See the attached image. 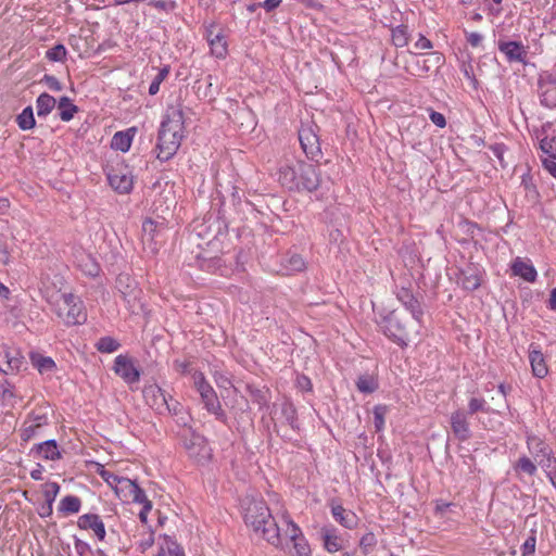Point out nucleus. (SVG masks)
Instances as JSON below:
<instances>
[{"label":"nucleus","mask_w":556,"mask_h":556,"mask_svg":"<svg viewBox=\"0 0 556 556\" xmlns=\"http://www.w3.org/2000/svg\"><path fill=\"white\" fill-rule=\"evenodd\" d=\"M244 520L254 532H261L263 538L274 546H282V539L276 521L273 519L266 504L261 500L245 498L243 502Z\"/></svg>","instance_id":"obj_1"},{"label":"nucleus","mask_w":556,"mask_h":556,"mask_svg":"<svg viewBox=\"0 0 556 556\" xmlns=\"http://www.w3.org/2000/svg\"><path fill=\"white\" fill-rule=\"evenodd\" d=\"M279 181L290 190L312 192L319 187L321 178L316 165L296 161L280 167Z\"/></svg>","instance_id":"obj_2"},{"label":"nucleus","mask_w":556,"mask_h":556,"mask_svg":"<svg viewBox=\"0 0 556 556\" xmlns=\"http://www.w3.org/2000/svg\"><path fill=\"white\" fill-rule=\"evenodd\" d=\"M184 137V115L178 109H173L163 119L157 138V159L169 160L180 147Z\"/></svg>","instance_id":"obj_3"},{"label":"nucleus","mask_w":556,"mask_h":556,"mask_svg":"<svg viewBox=\"0 0 556 556\" xmlns=\"http://www.w3.org/2000/svg\"><path fill=\"white\" fill-rule=\"evenodd\" d=\"M420 318L393 311L387 318L386 334L401 345L415 339L419 331Z\"/></svg>","instance_id":"obj_4"},{"label":"nucleus","mask_w":556,"mask_h":556,"mask_svg":"<svg viewBox=\"0 0 556 556\" xmlns=\"http://www.w3.org/2000/svg\"><path fill=\"white\" fill-rule=\"evenodd\" d=\"M528 450L534 462L544 469L555 470L556 459L552 456V450L542 439L536 435H528Z\"/></svg>","instance_id":"obj_5"},{"label":"nucleus","mask_w":556,"mask_h":556,"mask_svg":"<svg viewBox=\"0 0 556 556\" xmlns=\"http://www.w3.org/2000/svg\"><path fill=\"white\" fill-rule=\"evenodd\" d=\"M108 180L111 187L119 193H128L132 188L134 177L127 165L117 163L109 169Z\"/></svg>","instance_id":"obj_6"},{"label":"nucleus","mask_w":556,"mask_h":556,"mask_svg":"<svg viewBox=\"0 0 556 556\" xmlns=\"http://www.w3.org/2000/svg\"><path fill=\"white\" fill-rule=\"evenodd\" d=\"M116 287L131 312L135 313L138 308H142L140 302L142 291L128 275H119L116 280Z\"/></svg>","instance_id":"obj_7"},{"label":"nucleus","mask_w":556,"mask_h":556,"mask_svg":"<svg viewBox=\"0 0 556 556\" xmlns=\"http://www.w3.org/2000/svg\"><path fill=\"white\" fill-rule=\"evenodd\" d=\"M316 125L307 124L303 125L299 130V140L304 153L314 159L321 154L320 143L316 134Z\"/></svg>","instance_id":"obj_8"},{"label":"nucleus","mask_w":556,"mask_h":556,"mask_svg":"<svg viewBox=\"0 0 556 556\" xmlns=\"http://www.w3.org/2000/svg\"><path fill=\"white\" fill-rule=\"evenodd\" d=\"M184 445L189 456L198 463H205L211 458V448L200 434L190 433L189 437L185 438Z\"/></svg>","instance_id":"obj_9"},{"label":"nucleus","mask_w":556,"mask_h":556,"mask_svg":"<svg viewBox=\"0 0 556 556\" xmlns=\"http://www.w3.org/2000/svg\"><path fill=\"white\" fill-rule=\"evenodd\" d=\"M193 380L194 386L199 391L207 410L213 414H217V412L220 409V404L213 388L204 380V377L201 372L194 374Z\"/></svg>","instance_id":"obj_10"},{"label":"nucleus","mask_w":556,"mask_h":556,"mask_svg":"<svg viewBox=\"0 0 556 556\" xmlns=\"http://www.w3.org/2000/svg\"><path fill=\"white\" fill-rule=\"evenodd\" d=\"M23 364V356L16 349L7 345L0 346V371L9 374L18 370Z\"/></svg>","instance_id":"obj_11"},{"label":"nucleus","mask_w":556,"mask_h":556,"mask_svg":"<svg viewBox=\"0 0 556 556\" xmlns=\"http://www.w3.org/2000/svg\"><path fill=\"white\" fill-rule=\"evenodd\" d=\"M147 403L159 414L168 410L167 394L157 386H150L143 391Z\"/></svg>","instance_id":"obj_12"},{"label":"nucleus","mask_w":556,"mask_h":556,"mask_svg":"<svg viewBox=\"0 0 556 556\" xmlns=\"http://www.w3.org/2000/svg\"><path fill=\"white\" fill-rule=\"evenodd\" d=\"M161 229L159 228V225L150 219L147 218L142 224V243L144 245V249L149 250L151 253H155L159 250V236H160Z\"/></svg>","instance_id":"obj_13"},{"label":"nucleus","mask_w":556,"mask_h":556,"mask_svg":"<svg viewBox=\"0 0 556 556\" xmlns=\"http://www.w3.org/2000/svg\"><path fill=\"white\" fill-rule=\"evenodd\" d=\"M114 371L128 383L139 380V371L127 356L118 355L115 358Z\"/></svg>","instance_id":"obj_14"},{"label":"nucleus","mask_w":556,"mask_h":556,"mask_svg":"<svg viewBox=\"0 0 556 556\" xmlns=\"http://www.w3.org/2000/svg\"><path fill=\"white\" fill-rule=\"evenodd\" d=\"M450 422L454 435L459 441H466L471 437L469 422L465 412L456 410L452 413Z\"/></svg>","instance_id":"obj_15"},{"label":"nucleus","mask_w":556,"mask_h":556,"mask_svg":"<svg viewBox=\"0 0 556 556\" xmlns=\"http://www.w3.org/2000/svg\"><path fill=\"white\" fill-rule=\"evenodd\" d=\"M77 526L81 530H92L100 541H103L105 538L104 523L96 514H85L80 516L78 518Z\"/></svg>","instance_id":"obj_16"},{"label":"nucleus","mask_w":556,"mask_h":556,"mask_svg":"<svg viewBox=\"0 0 556 556\" xmlns=\"http://www.w3.org/2000/svg\"><path fill=\"white\" fill-rule=\"evenodd\" d=\"M65 317L62 319L66 325H80L87 320V314L83 308V302L73 295V304L71 311L64 312Z\"/></svg>","instance_id":"obj_17"},{"label":"nucleus","mask_w":556,"mask_h":556,"mask_svg":"<svg viewBox=\"0 0 556 556\" xmlns=\"http://www.w3.org/2000/svg\"><path fill=\"white\" fill-rule=\"evenodd\" d=\"M75 257L77 267L81 270L83 274L90 277L98 276L100 267L91 254L86 252H78Z\"/></svg>","instance_id":"obj_18"},{"label":"nucleus","mask_w":556,"mask_h":556,"mask_svg":"<svg viewBox=\"0 0 556 556\" xmlns=\"http://www.w3.org/2000/svg\"><path fill=\"white\" fill-rule=\"evenodd\" d=\"M498 48L510 62H523L527 55L525 47L516 41L501 42Z\"/></svg>","instance_id":"obj_19"},{"label":"nucleus","mask_w":556,"mask_h":556,"mask_svg":"<svg viewBox=\"0 0 556 556\" xmlns=\"http://www.w3.org/2000/svg\"><path fill=\"white\" fill-rule=\"evenodd\" d=\"M397 299L403 303L406 309L409 311L412 316L421 318L422 311L420 308V304L408 289H400L397 292Z\"/></svg>","instance_id":"obj_20"},{"label":"nucleus","mask_w":556,"mask_h":556,"mask_svg":"<svg viewBox=\"0 0 556 556\" xmlns=\"http://www.w3.org/2000/svg\"><path fill=\"white\" fill-rule=\"evenodd\" d=\"M511 270L515 276L521 277L528 282L535 281V278H536L535 268L533 267L532 264L522 261L520 257H517L514 261V263L511 265Z\"/></svg>","instance_id":"obj_21"},{"label":"nucleus","mask_w":556,"mask_h":556,"mask_svg":"<svg viewBox=\"0 0 556 556\" xmlns=\"http://www.w3.org/2000/svg\"><path fill=\"white\" fill-rule=\"evenodd\" d=\"M457 283L462 286L463 289L472 291L479 288L481 278L476 270L468 268L459 273Z\"/></svg>","instance_id":"obj_22"},{"label":"nucleus","mask_w":556,"mask_h":556,"mask_svg":"<svg viewBox=\"0 0 556 556\" xmlns=\"http://www.w3.org/2000/svg\"><path fill=\"white\" fill-rule=\"evenodd\" d=\"M529 359L533 375L538 378H544L547 375L548 369L542 352L535 349L531 350L529 353Z\"/></svg>","instance_id":"obj_23"},{"label":"nucleus","mask_w":556,"mask_h":556,"mask_svg":"<svg viewBox=\"0 0 556 556\" xmlns=\"http://www.w3.org/2000/svg\"><path fill=\"white\" fill-rule=\"evenodd\" d=\"M331 511L333 518L343 527L352 529L356 525V515L341 505H332Z\"/></svg>","instance_id":"obj_24"},{"label":"nucleus","mask_w":556,"mask_h":556,"mask_svg":"<svg viewBox=\"0 0 556 556\" xmlns=\"http://www.w3.org/2000/svg\"><path fill=\"white\" fill-rule=\"evenodd\" d=\"M295 408L291 403L285 402L280 406V412L275 410L273 420L276 422L278 420L286 421L292 429H295L298 426L295 424Z\"/></svg>","instance_id":"obj_25"},{"label":"nucleus","mask_w":556,"mask_h":556,"mask_svg":"<svg viewBox=\"0 0 556 556\" xmlns=\"http://www.w3.org/2000/svg\"><path fill=\"white\" fill-rule=\"evenodd\" d=\"M324 546L329 553H336L342 548L341 539L334 533V530L321 529Z\"/></svg>","instance_id":"obj_26"},{"label":"nucleus","mask_w":556,"mask_h":556,"mask_svg":"<svg viewBox=\"0 0 556 556\" xmlns=\"http://www.w3.org/2000/svg\"><path fill=\"white\" fill-rule=\"evenodd\" d=\"M30 361L40 374H49L55 369V363L51 357H46L38 353H31Z\"/></svg>","instance_id":"obj_27"},{"label":"nucleus","mask_w":556,"mask_h":556,"mask_svg":"<svg viewBox=\"0 0 556 556\" xmlns=\"http://www.w3.org/2000/svg\"><path fill=\"white\" fill-rule=\"evenodd\" d=\"M37 453L40 457L55 460L60 458V452L54 440L45 441L37 446Z\"/></svg>","instance_id":"obj_28"},{"label":"nucleus","mask_w":556,"mask_h":556,"mask_svg":"<svg viewBox=\"0 0 556 556\" xmlns=\"http://www.w3.org/2000/svg\"><path fill=\"white\" fill-rule=\"evenodd\" d=\"M55 104L56 101L52 96L46 92L41 93L36 101L37 115L39 117L47 116L54 109Z\"/></svg>","instance_id":"obj_29"},{"label":"nucleus","mask_w":556,"mask_h":556,"mask_svg":"<svg viewBox=\"0 0 556 556\" xmlns=\"http://www.w3.org/2000/svg\"><path fill=\"white\" fill-rule=\"evenodd\" d=\"M136 486L137 483L135 481L123 477L114 491L119 500L129 502V497H131V493Z\"/></svg>","instance_id":"obj_30"},{"label":"nucleus","mask_w":556,"mask_h":556,"mask_svg":"<svg viewBox=\"0 0 556 556\" xmlns=\"http://www.w3.org/2000/svg\"><path fill=\"white\" fill-rule=\"evenodd\" d=\"M58 109L60 110V118L63 122L71 121L74 117V114L78 111V108L73 104L67 97H62L59 100Z\"/></svg>","instance_id":"obj_31"},{"label":"nucleus","mask_w":556,"mask_h":556,"mask_svg":"<svg viewBox=\"0 0 556 556\" xmlns=\"http://www.w3.org/2000/svg\"><path fill=\"white\" fill-rule=\"evenodd\" d=\"M132 141V136L129 131L123 132L118 131L113 136L111 147L115 150H119L122 152H126L129 150Z\"/></svg>","instance_id":"obj_32"},{"label":"nucleus","mask_w":556,"mask_h":556,"mask_svg":"<svg viewBox=\"0 0 556 556\" xmlns=\"http://www.w3.org/2000/svg\"><path fill=\"white\" fill-rule=\"evenodd\" d=\"M211 51L216 58H224L227 53V43L222 33H217L213 39L208 41Z\"/></svg>","instance_id":"obj_33"},{"label":"nucleus","mask_w":556,"mask_h":556,"mask_svg":"<svg viewBox=\"0 0 556 556\" xmlns=\"http://www.w3.org/2000/svg\"><path fill=\"white\" fill-rule=\"evenodd\" d=\"M17 125L23 130H28L35 127V117L31 106L25 108L16 117Z\"/></svg>","instance_id":"obj_34"},{"label":"nucleus","mask_w":556,"mask_h":556,"mask_svg":"<svg viewBox=\"0 0 556 556\" xmlns=\"http://www.w3.org/2000/svg\"><path fill=\"white\" fill-rule=\"evenodd\" d=\"M73 295L74 294L72 293L58 294V299L55 302V312L61 319L65 317L64 312L71 311L73 304Z\"/></svg>","instance_id":"obj_35"},{"label":"nucleus","mask_w":556,"mask_h":556,"mask_svg":"<svg viewBox=\"0 0 556 556\" xmlns=\"http://www.w3.org/2000/svg\"><path fill=\"white\" fill-rule=\"evenodd\" d=\"M409 34L406 25H399L392 29V42L397 48L407 46Z\"/></svg>","instance_id":"obj_36"},{"label":"nucleus","mask_w":556,"mask_h":556,"mask_svg":"<svg viewBox=\"0 0 556 556\" xmlns=\"http://www.w3.org/2000/svg\"><path fill=\"white\" fill-rule=\"evenodd\" d=\"M81 506V502L77 496L67 495L60 504V510L67 514L78 513Z\"/></svg>","instance_id":"obj_37"},{"label":"nucleus","mask_w":556,"mask_h":556,"mask_svg":"<svg viewBox=\"0 0 556 556\" xmlns=\"http://www.w3.org/2000/svg\"><path fill=\"white\" fill-rule=\"evenodd\" d=\"M536 463L527 456L520 457L514 466L516 471L525 472L529 476H533L536 472Z\"/></svg>","instance_id":"obj_38"},{"label":"nucleus","mask_w":556,"mask_h":556,"mask_svg":"<svg viewBox=\"0 0 556 556\" xmlns=\"http://www.w3.org/2000/svg\"><path fill=\"white\" fill-rule=\"evenodd\" d=\"M357 389L363 393H372L378 388L377 380L370 375L361 376L356 382Z\"/></svg>","instance_id":"obj_39"},{"label":"nucleus","mask_w":556,"mask_h":556,"mask_svg":"<svg viewBox=\"0 0 556 556\" xmlns=\"http://www.w3.org/2000/svg\"><path fill=\"white\" fill-rule=\"evenodd\" d=\"M285 267L291 271H301L305 268V261L299 254H291L285 260Z\"/></svg>","instance_id":"obj_40"},{"label":"nucleus","mask_w":556,"mask_h":556,"mask_svg":"<svg viewBox=\"0 0 556 556\" xmlns=\"http://www.w3.org/2000/svg\"><path fill=\"white\" fill-rule=\"evenodd\" d=\"M59 491L60 485L56 482H49L45 484L43 496L46 502L48 503L49 513L52 511V503L54 502Z\"/></svg>","instance_id":"obj_41"},{"label":"nucleus","mask_w":556,"mask_h":556,"mask_svg":"<svg viewBox=\"0 0 556 556\" xmlns=\"http://www.w3.org/2000/svg\"><path fill=\"white\" fill-rule=\"evenodd\" d=\"M96 346L102 353H113L119 348V343L111 337H103L99 339Z\"/></svg>","instance_id":"obj_42"},{"label":"nucleus","mask_w":556,"mask_h":556,"mask_svg":"<svg viewBox=\"0 0 556 556\" xmlns=\"http://www.w3.org/2000/svg\"><path fill=\"white\" fill-rule=\"evenodd\" d=\"M541 103L546 108L553 109L556 106V87L547 86L541 93Z\"/></svg>","instance_id":"obj_43"},{"label":"nucleus","mask_w":556,"mask_h":556,"mask_svg":"<svg viewBox=\"0 0 556 556\" xmlns=\"http://www.w3.org/2000/svg\"><path fill=\"white\" fill-rule=\"evenodd\" d=\"M478 412L493 413L486 407V402L482 397H471L468 403V413L473 415Z\"/></svg>","instance_id":"obj_44"},{"label":"nucleus","mask_w":556,"mask_h":556,"mask_svg":"<svg viewBox=\"0 0 556 556\" xmlns=\"http://www.w3.org/2000/svg\"><path fill=\"white\" fill-rule=\"evenodd\" d=\"M540 147L545 157L556 159V137L542 139Z\"/></svg>","instance_id":"obj_45"},{"label":"nucleus","mask_w":556,"mask_h":556,"mask_svg":"<svg viewBox=\"0 0 556 556\" xmlns=\"http://www.w3.org/2000/svg\"><path fill=\"white\" fill-rule=\"evenodd\" d=\"M39 429H40L39 426H37L34 421H31L27 418L23 425L22 430H21L22 440L29 441L37 434V431Z\"/></svg>","instance_id":"obj_46"},{"label":"nucleus","mask_w":556,"mask_h":556,"mask_svg":"<svg viewBox=\"0 0 556 556\" xmlns=\"http://www.w3.org/2000/svg\"><path fill=\"white\" fill-rule=\"evenodd\" d=\"M292 543L295 556H311V548L304 536L294 540Z\"/></svg>","instance_id":"obj_47"},{"label":"nucleus","mask_w":556,"mask_h":556,"mask_svg":"<svg viewBox=\"0 0 556 556\" xmlns=\"http://www.w3.org/2000/svg\"><path fill=\"white\" fill-rule=\"evenodd\" d=\"M168 73H169L168 67H164V68L160 70V72L157 73V75L155 76V78L153 79V81L151 83V85L149 87V93L150 94L153 96V94H156L159 92L160 85L166 78Z\"/></svg>","instance_id":"obj_48"},{"label":"nucleus","mask_w":556,"mask_h":556,"mask_svg":"<svg viewBox=\"0 0 556 556\" xmlns=\"http://www.w3.org/2000/svg\"><path fill=\"white\" fill-rule=\"evenodd\" d=\"M386 413V406L378 405L374 408V424L377 431H380L383 428Z\"/></svg>","instance_id":"obj_49"},{"label":"nucleus","mask_w":556,"mask_h":556,"mask_svg":"<svg viewBox=\"0 0 556 556\" xmlns=\"http://www.w3.org/2000/svg\"><path fill=\"white\" fill-rule=\"evenodd\" d=\"M377 540L372 532H368L364 534L359 541V546L365 554L371 552L374 546L376 545Z\"/></svg>","instance_id":"obj_50"},{"label":"nucleus","mask_w":556,"mask_h":556,"mask_svg":"<svg viewBox=\"0 0 556 556\" xmlns=\"http://www.w3.org/2000/svg\"><path fill=\"white\" fill-rule=\"evenodd\" d=\"M66 55V49L63 45H56L52 49L47 51V58L50 61L59 62L63 61Z\"/></svg>","instance_id":"obj_51"},{"label":"nucleus","mask_w":556,"mask_h":556,"mask_svg":"<svg viewBox=\"0 0 556 556\" xmlns=\"http://www.w3.org/2000/svg\"><path fill=\"white\" fill-rule=\"evenodd\" d=\"M286 536L290 542L303 536L301 529L291 520H287Z\"/></svg>","instance_id":"obj_52"},{"label":"nucleus","mask_w":556,"mask_h":556,"mask_svg":"<svg viewBox=\"0 0 556 556\" xmlns=\"http://www.w3.org/2000/svg\"><path fill=\"white\" fill-rule=\"evenodd\" d=\"M427 59L424 60L422 67L426 71H429L430 66L427 64V62H431L432 66L439 67L443 63V55L439 52H432L427 54Z\"/></svg>","instance_id":"obj_53"},{"label":"nucleus","mask_w":556,"mask_h":556,"mask_svg":"<svg viewBox=\"0 0 556 556\" xmlns=\"http://www.w3.org/2000/svg\"><path fill=\"white\" fill-rule=\"evenodd\" d=\"M130 501L134 503L142 504L143 506H146L147 502H151L150 500H148L144 491L141 488H139L138 484L135 488L134 492L131 493V497H129V502Z\"/></svg>","instance_id":"obj_54"},{"label":"nucleus","mask_w":556,"mask_h":556,"mask_svg":"<svg viewBox=\"0 0 556 556\" xmlns=\"http://www.w3.org/2000/svg\"><path fill=\"white\" fill-rule=\"evenodd\" d=\"M536 540L535 536H529L522 544L521 556H534Z\"/></svg>","instance_id":"obj_55"},{"label":"nucleus","mask_w":556,"mask_h":556,"mask_svg":"<svg viewBox=\"0 0 556 556\" xmlns=\"http://www.w3.org/2000/svg\"><path fill=\"white\" fill-rule=\"evenodd\" d=\"M101 476H102V478L105 480V482H106L111 488H113L114 490L116 489V486H117V484L119 483L121 478H122V477H118V476H116L115 473H113V472H109V471H102V472H101Z\"/></svg>","instance_id":"obj_56"},{"label":"nucleus","mask_w":556,"mask_h":556,"mask_svg":"<svg viewBox=\"0 0 556 556\" xmlns=\"http://www.w3.org/2000/svg\"><path fill=\"white\" fill-rule=\"evenodd\" d=\"M42 80L46 83V85L48 86V88L50 90H53V91L62 90L61 83L54 76L45 75Z\"/></svg>","instance_id":"obj_57"},{"label":"nucleus","mask_w":556,"mask_h":556,"mask_svg":"<svg viewBox=\"0 0 556 556\" xmlns=\"http://www.w3.org/2000/svg\"><path fill=\"white\" fill-rule=\"evenodd\" d=\"M543 167L556 178V159L553 157H542Z\"/></svg>","instance_id":"obj_58"},{"label":"nucleus","mask_w":556,"mask_h":556,"mask_svg":"<svg viewBox=\"0 0 556 556\" xmlns=\"http://www.w3.org/2000/svg\"><path fill=\"white\" fill-rule=\"evenodd\" d=\"M430 119L434 125H437L440 128H443L446 125L445 117L443 116V114L439 112L432 111L430 113Z\"/></svg>","instance_id":"obj_59"},{"label":"nucleus","mask_w":556,"mask_h":556,"mask_svg":"<svg viewBox=\"0 0 556 556\" xmlns=\"http://www.w3.org/2000/svg\"><path fill=\"white\" fill-rule=\"evenodd\" d=\"M416 50H429L432 48V43L425 36L419 35L418 40L414 45Z\"/></svg>","instance_id":"obj_60"},{"label":"nucleus","mask_w":556,"mask_h":556,"mask_svg":"<svg viewBox=\"0 0 556 556\" xmlns=\"http://www.w3.org/2000/svg\"><path fill=\"white\" fill-rule=\"evenodd\" d=\"M498 391H500V392H501V394H502L503 402H502V404L497 405V408H493V409H492V412H493V413H496V414H502V409H503V408H507V404H506V400H505V397H506V393H507V392H506V387H505V384L501 383V384L498 386Z\"/></svg>","instance_id":"obj_61"},{"label":"nucleus","mask_w":556,"mask_h":556,"mask_svg":"<svg viewBox=\"0 0 556 556\" xmlns=\"http://www.w3.org/2000/svg\"><path fill=\"white\" fill-rule=\"evenodd\" d=\"M169 556H185L184 549L180 545L175 542H172L167 546Z\"/></svg>","instance_id":"obj_62"},{"label":"nucleus","mask_w":556,"mask_h":556,"mask_svg":"<svg viewBox=\"0 0 556 556\" xmlns=\"http://www.w3.org/2000/svg\"><path fill=\"white\" fill-rule=\"evenodd\" d=\"M282 0H265L262 2V8L267 12H271L281 4Z\"/></svg>","instance_id":"obj_63"},{"label":"nucleus","mask_w":556,"mask_h":556,"mask_svg":"<svg viewBox=\"0 0 556 556\" xmlns=\"http://www.w3.org/2000/svg\"><path fill=\"white\" fill-rule=\"evenodd\" d=\"M467 41L472 47H478L482 42V36L479 33H475V31L473 33H469V34H467Z\"/></svg>","instance_id":"obj_64"}]
</instances>
